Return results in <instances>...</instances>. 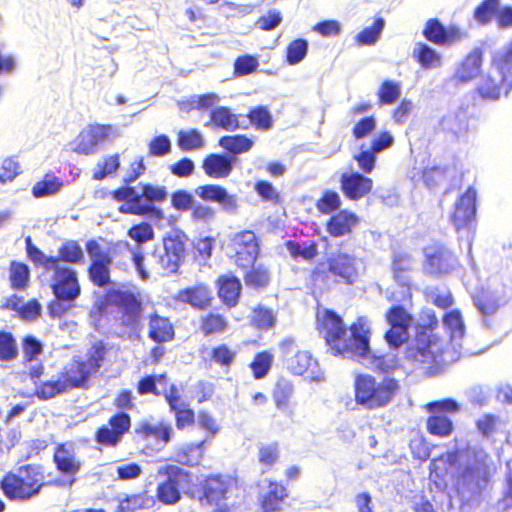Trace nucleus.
I'll return each instance as SVG.
<instances>
[{"mask_svg": "<svg viewBox=\"0 0 512 512\" xmlns=\"http://www.w3.org/2000/svg\"><path fill=\"white\" fill-rule=\"evenodd\" d=\"M455 469L457 489L463 498L481 494L488 483V454L480 447L456 440L455 448L442 456Z\"/></svg>", "mask_w": 512, "mask_h": 512, "instance_id": "nucleus-1", "label": "nucleus"}, {"mask_svg": "<svg viewBox=\"0 0 512 512\" xmlns=\"http://www.w3.org/2000/svg\"><path fill=\"white\" fill-rule=\"evenodd\" d=\"M317 321L319 333L332 353L345 358H352L358 348V342L370 332L367 319L359 317L350 327V337L346 338L347 329L342 318L328 309L317 314Z\"/></svg>", "mask_w": 512, "mask_h": 512, "instance_id": "nucleus-2", "label": "nucleus"}, {"mask_svg": "<svg viewBox=\"0 0 512 512\" xmlns=\"http://www.w3.org/2000/svg\"><path fill=\"white\" fill-rule=\"evenodd\" d=\"M407 358L420 364H427L428 373L436 374L457 360L458 355L436 335L423 332L417 335L415 345L408 348Z\"/></svg>", "mask_w": 512, "mask_h": 512, "instance_id": "nucleus-3", "label": "nucleus"}, {"mask_svg": "<svg viewBox=\"0 0 512 512\" xmlns=\"http://www.w3.org/2000/svg\"><path fill=\"white\" fill-rule=\"evenodd\" d=\"M398 388L394 378L378 382L372 375L358 374L354 380L355 401L368 410L382 408L391 402Z\"/></svg>", "mask_w": 512, "mask_h": 512, "instance_id": "nucleus-4", "label": "nucleus"}, {"mask_svg": "<svg viewBox=\"0 0 512 512\" xmlns=\"http://www.w3.org/2000/svg\"><path fill=\"white\" fill-rule=\"evenodd\" d=\"M500 56L493 53L488 72L481 75L476 85V93L486 101H497L501 95L512 90V66L508 62H499Z\"/></svg>", "mask_w": 512, "mask_h": 512, "instance_id": "nucleus-5", "label": "nucleus"}, {"mask_svg": "<svg viewBox=\"0 0 512 512\" xmlns=\"http://www.w3.org/2000/svg\"><path fill=\"white\" fill-rule=\"evenodd\" d=\"M114 305L118 308L120 322L123 326L135 329L141 320L142 302L138 297L126 290L109 289L101 306ZM102 309V307H100Z\"/></svg>", "mask_w": 512, "mask_h": 512, "instance_id": "nucleus-6", "label": "nucleus"}, {"mask_svg": "<svg viewBox=\"0 0 512 512\" xmlns=\"http://www.w3.org/2000/svg\"><path fill=\"white\" fill-rule=\"evenodd\" d=\"M183 235L170 234L163 239L162 249H156L152 260L167 274L176 273L185 259Z\"/></svg>", "mask_w": 512, "mask_h": 512, "instance_id": "nucleus-7", "label": "nucleus"}, {"mask_svg": "<svg viewBox=\"0 0 512 512\" xmlns=\"http://www.w3.org/2000/svg\"><path fill=\"white\" fill-rule=\"evenodd\" d=\"M183 235L170 234L163 239L162 249H156L152 260L167 274L176 273L185 259Z\"/></svg>", "mask_w": 512, "mask_h": 512, "instance_id": "nucleus-8", "label": "nucleus"}, {"mask_svg": "<svg viewBox=\"0 0 512 512\" xmlns=\"http://www.w3.org/2000/svg\"><path fill=\"white\" fill-rule=\"evenodd\" d=\"M55 263L51 265H45V270H52L54 275L52 277V292L57 299H64L68 301H75L80 293L81 288L78 282L77 272L67 266H61L59 264V258H55Z\"/></svg>", "mask_w": 512, "mask_h": 512, "instance_id": "nucleus-9", "label": "nucleus"}, {"mask_svg": "<svg viewBox=\"0 0 512 512\" xmlns=\"http://www.w3.org/2000/svg\"><path fill=\"white\" fill-rule=\"evenodd\" d=\"M86 251L91 260L88 268L89 279L98 287H107L111 283L112 258L110 254L96 240H89L86 243Z\"/></svg>", "mask_w": 512, "mask_h": 512, "instance_id": "nucleus-10", "label": "nucleus"}, {"mask_svg": "<svg viewBox=\"0 0 512 512\" xmlns=\"http://www.w3.org/2000/svg\"><path fill=\"white\" fill-rule=\"evenodd\" d=\"M328 272L335 278L337 283L348 285L354 284L363 269L361 259L345 252L332 254L328 260Z\"/></svg>", "mask_w": 512, "mask_h": 512, "instance_id": "nucleus-11", "label": "nucleus"}, {"mask_svg": "<svg viewBox=\"0 0 512 512\" xmlns=\"http://www.w3.org/2000/svg\"><path fill=\"white\" fill-rule=\"evenodd\" d=\"M358 348L351 359L364 365L366 368L381 373H388L396 368L398 362L393 354L376 355L370 349L369 334L358 342Z\"/></svg>", "mask_w": 512, "mask_h": 512, "instance_id": "nucleus-12", "label": "nucleus"}, {"mask_svg": "<svg viewBox=\"0 0 512 512\" xmlns=\"http://www.w3.org/2000/svg\"><path fill=\"white\" fill-rule=\"evenodd\" d=\"M386 318L391 328L386 332L385 339L391 348L396 349L407 340L412 317L402 306L396 305L388 311Z\"/></svg>", "mask_w": 512, "mask_h": 512, "instance_id": "nucleus-13", "label": "nucleus"}, {"mask_svg": "<svg viewBox=\"0 0 512 512\" xmlns=\"http://www.w3.org/2000/svg\"><path fill=\"white\" fill-rule=\"evenodd\" d=\"M422 34L427 41L439 46H450L467 37V33L459 27L455 25L446 27L437 18L427 20Z\"/></svg>", "mask_w": 512, "mask_h": 512, "instance_id": "nucleus-14", "label": "nucleus"}, {"mask_svg": "<svg viewBox=\"0 0 512 512\" xmlns=\"http://www.w3.org/2000/svg\"><path fill=\"white\" fill-rule=\"evenodd\" d=\"M426 273L434 276L452 272L457 266V258L444 246H430L424 250Z\"/></svg>", "mask_w": 512, "mask_h": 512, "instance_id": "nucleus-15", "label": "nucleus"}, {"mask_svg": "<svg viewBox=\"0 0 512 512\" xmlns=\"http://www.w3.org/2000/svg\"><path fill=\"white\" fill-rule=\"evenodd\" d=\"M235 263L238 267L248 269L259 255V244L254 232L246 230L237 233L233 238Z\"/></svg>", "mask_w": 512, "mask_h": 512, "instance_id": "nucleus-16", "label": "nucleus"}, {"mask_svg": "<svg viewBox=\"0 0 512 512\" xmlns=\"http://www.w3.org/2000/svg\"><path fill=\"white\" fill-rule=\"evenodd\" d=\"M112 131L111 125H91L79 133L75 140L76 146L72 150L78 154H94L97 147L109 138Z\"/></svg>", "mask_w": 512, "mask_h": 512, "instance_id": "nucleus-17", "label": "nucleus"}, {"mask_svg": "<svg viewBox=\"0 0 512 512\" xmlns=\"http://www.w3.org/2000/svg\"><path fill=\"white\" fill-rule=\"evenodd\" d=\"M476 198V190L469 187L456 201L451 222L457 231L471 228L476 216Z\"/></svg>", "mask_w": 512, "mask_h": 512, "instance_id": "nucleus-18", "label": "nucleus"}, {"mask_svg": "<svg viewBox=\"0 0 512 512\" xmlns=\"http://www.w3.org/2000/svg\"><path fill=\"white\" fill-rule=\"evenodd\" d=\"M131 425L130 416L119 412L109 420V426H102L96 432V441L101 445L116 446Z\"/></svg>", "mask_w": 512, "mask_h": 512, "instance_id": "nucleus-19", "label": "nucleus"}, {"mask_svg": "<svg viewBox=\"0 0 512 512\" xmlns=\"http://www.w3.org/2000/svg\"><path fill=\"white\" fill-rule=\"evenodd\" d=\"M484 51L474 47L456 66L453 80L456 83L467 84L476 79L482 71Z\"/></svg>", "mask_w": 512, "mask_h": 512, "instance_id": "nucleus-20", "label": "nucleus"}, {"mask_svg": "<svg viewBox=\"0 0 512 512\" xmlns=\"http://www.w3.org/2000/svg\"><path fill=\"white\" fill-rule=\"evenodd\" d=\"M234 484L235 480L229 476H210L202 483L203 496L200 497V501H205L209 505H218L220 501L226 499L227 493Z\"/></svg>", "mask_w": 512, "mask_h": 512, "instance_id": "nucleus-21", "label": "nucleus"}, {"mask_svg": "<svg viewBox=\"0 0 512 512\" xmlns=\"http://www.w3.org/2000/svg\"><path fill=\"white\" fill-rule=\"evenodd\" d=\"M195 194L204 201L215 202L221 205L228 213H236L238 209L237 196L229 194L228 191L217 184H206L198 186Z\"/></svg>", "mask_w": 512, "mask_h": 512, "instance_id": "nucleus-22", "label": "nucleus"}, {"mask_svg": "<svg viewBox=\"0 0 512 512\" xmlns=\"http://www.w3.org/2000/svg\"><path fill=\"white\" fill-rule=\"evenodd\" d=\"M237 157L226 153H211L202 161L204 173L213 179H223L231 175Z\"/></svg>", "mask_w": 512, "mask_h": 512, "instance_id": "nucleus-23", "label": "nucleus"}, {"mask_svg": "<svg viewBox=\"0 0 512 512\" xmlns=\"http://www.w3.org/2000/svg\"><path fill=\"white\" fill-rule=\"evenodd\" d=\"M373 187L372 179L359 172L344 173L341 177V188L346 197L357 200L368 194Z\"/></svg>", "mask_w": 512, "mask_h": 512, "instance_id": "nucleus-24", "label": "nucleus"}, {"mask_svg": "<svg viewBox=\"0 0 512 512\" xmlns=\"http://www.w3.org/2000/svg\"><path fill=\"white\" fill-rule=\"evenodd\" d=\"M260 499L264 512H275L287 496L286 488L270 480L264 479L260 485Z\"/></svg>", "mask_w": 512, "mask_h": 512, "instance_id": "nucleus-25", "label": "nucleus"}, {"mask_svg": "<svg viewBox=\"0 0 512 512\" xmlns=\"http://www.w3.org/2000/svg\"><path fill=\"white\" fill-rule=\"evenodd\" d=\"M358 223L359 218L356 214L341 210L328 220L326 228L331 236L343 237L350 234Z\"/></svg>", "mask_w": 512, "mask_h": 512, "instance_id": "nucleus-26", "label": "nucleus"}, {"mask_svg": "<svg viewBox=\"0 0 512 512\" xmlns=\"http://www.w3.org/2000/svg\"><path fill=\"white\" fill-rule=\"evenodd\" d=\"M210 121L216 127L225 131H235L237 129H247L248 125L239 121L238 115L225 106H217L210 111Z\"/></svg>", "mask_w": 512, "mask_h": 512, "instance_id": "nucleus-27", "label": "nucleus"}, {"mask_svg": "<svg viewBox=\"0 0 512 512\" xmlns=\"http://www.w3.org/2000/svg\"><path fill=\"white\" fill-rule=\"evenodd\" d=\"M241 290V282L235 276H221L218 279L219 298L228 307H234L237 305Z\"/></svg>", "mask_w": 512, "mask_h": 512, "instance_id": "nucleus-28", "label": "nucleus"}, {"mask_svg": "<svg viewBox=\"0 0 512 512\" xmlns=\"http://www.w3.org/2000/svg\"><path fill=\"white\" fill-rule=\"evenodd\" d=\"M16 472L24 483V488L21 491L22 494H27L28 492H32L34 496L39 494L44 480V475L39 466L32 464L23 465Z\"/></svg>", "mask_w": 512, "mask_h": 512, "instance_id": "nucleus-29", "label": "nucleus"}, {"mask_svg": "<svg viewBox=\"0 0 512 512\" xmlns=\"http://www.w3.org/2000/svg\"><path fill=\"white\" fill-rule=\"evenodd\" d=\"M148 337L157 343L171 341L174 338V328L170 320L157 313L150 316Z\"/></svg>", "mask_w": 512, "mask_h": 512, "instance_id": "nucleus-30", "label": "nucleus"}, {"mask_svg": "<svg viewBox=\"0 0 512 512\" xmlns=\"http://www.w3.org/2000/svg\"><path fill=\"white\" fill-rule=\"evenodd\" d=\"M412 57L423 69H433L442 65L441 55L424 42H416L413 46Z\"/></svg>", "mask_w": 512, "mask_h": 512, "instance_id": "nucleus-31", "label": "nucleus"}, {"mask_svg": "<svg viewBox=\"0 0 512 512\" xmlns=\"http://www.w3.org/2000/svg\"><path fill=\"white\" fill-rule=\"evenodd\" d=\"M218 144L228 152L227 154L237 157L239 154L250 151L254 141L246 135L237 134L222 136Z\"/></svg>", "mask_w": 512, "mask_h": 512, "instance_id": "nucleus-32", "label": "nucleus"}, {"mask_svg": "<svg viewBox=\"0 0 512 512\" xmlns=\"http://www.w3.org/2000/svg\"><path fill=\"white\" fill-rule=\"evenodd\" d=\"M0 487L4 495L11 500H28L34 497L32 492H28L27 494L21 493L24 488V483L21 481V477H19L17 472H9L6 474L0 483Z\"/></svg>", "mask_w": 512, "mask_h": 512, "instance_id": "nucleus-33", "label": "nucleus"}, {"mask_svg": "<svg viewBox=\"0 0 512 512\" xmlns=\"http://www.w3.org/2000/svg\"><path fill=\"white\" fill-rule=\"evenodd\" d=\"M179 299L199 309L206 308L211 301V292L205 285H197L180 291Z\"/></svg>", "mask_w": 512, "mask_h": 512, "instance_id": "nucleus-34", "label": "nucleus"}, {"mask_svg": "<svg viewBox=\"0 0 512 512\" xmlns=\"http://www.w3.org/2000/svg\"><path fill=\"white\" fill-rule=\"evenodd\" d=\"M157 497L165 504H175L181 499L179 475H168L167 480L157 487Z\"/></svg>", "mask_w": 512, "mask_h": 512, "instance_id": "nucleus-35", "label": "nucleus"}, {"mask_svg": "<svg viewBox=\"0 0 512 512\" xmlns=\"http://www.w3.org/2000/svg\"><path fill=\"white\" fill-rule=\"evenodd\" d=\"M92 373L94 372L90 371L85 362L74 361L66 368V372L62 377L69 384V389H71L83 386Z\"/></svg>", "mask_w": 512, "mask_h": 512, "instance_id": "nucleus-36", "label": "nucleus"}, {"mask_svg": "<svg viewBox=\"0 0 512 512\" xmlns=\"http://www.w3.org/2000/svg\"><path fill=\"white\" fill-rule=\"evenodd\" d=\"M204 443L205 440H202L199 443H190L179 447L175 452L174 460L181 465H197L203 456Z\"/></svg>", "mask_w": 512, "mask_h": 512, "instance_id": "nucleus-37", "label": "nucleus"}, {"mask_svg": "<svg viewBox=\"0 0 512 512\" xmlns=\"http://www.w3.org/2000/svg\"><path fill=\"white\" fill-rule=\"evenodd\" d=\"M137 432L146 439L153 438L162 445H166L171 440L173 428L170 424L162 422L158 424L143 423Z\"/></svg>", "mask_w": 512, "mask_h": 512, "instance_id": "nucleus-38", "label": "nucleus"}, {"mask_svg": "<svg viewBox=\"0 0 512 512\" xmlns=\"http://www.w3.org/2000/svg\"><path fill=\"white\" fill-rule=\"evenodd\" d=\"M412 258L409 254L404 252H395L392 262V271L395 281L404 287H408L409 276L407 272L411 269Z\"/></svg>", "mask_w": 512, "mask_h": 512, "instance_id": "nucleus-39", "label": "nucleus"}, {"mask_svg": "<svg viewBox=\"0 0 512 512\" xmlns=\"http://www.w3.org/2000/svg\"><path fill=\"white\" fill-rule=\"evenodd\" d=\"M442 324L450 333V338L453 343H457L458 340L462 339L465 332V326L459 310L454 309L445 313Z\"/></svg>", "mask_w": 512, "mask_h": 512, "instance_id": "nucleus-40", "label": "nucleus"}, {"mask_svg": "<svg viewBox=\"0 0 512 512\" xmlns=\"http://www.w3.org/2000/svg\"><path fill=\"white\" fill-rule=\"evenodd\" d=\"M63 187V182L52 174H46L41 181H38L32 188V195L35 198L49 197L57 194Z\"/></svg>", "mask_w": 512, "mask_h": 512, "instance_id": "nucleus-41", "label": "nucleus"}, {"mask_svg": "<svg viewBox=\"0 0 512 512\" xmlns=\"http://www.w3.org/2000/svg\"><path fill=\"white\" fill-rule=\"evenodd\" d=\"M249 122L246 124L252 125L256 130L268 131L273 127V117L271 112L266 106H257L251 108L247 114Z\"/></svg>", "mask_w": 512, "mask_h": 512, "instance_id": "nucleus-42", "label": "nucleus"}, {"mask_svg": "<svg viewBox=\"0 0 512 512\" xmlns=\"http://www.w3.org/2000/svg\"><path fill=\"white\" fill-rule=\"evenodd\" d=\"M177 136V145L182 151L198 150L205 146L204 137L197 129L181 130Z\"/></svg>", "mask_w": 512, "mask_h": 512, "instance_id": "nucleus-43", "label": "nucleus"}, {"mask_svg": "<svg viewBox=\"0 0 512 512\" xmlns=\"http://www.w3.org/2000/svg\"><path fill=\"white\" fill-rule=\"evenodd\" d=\"M54 461L57 468L63 473H75L80 468V462L76 460L74 453L64 446L57 448L54 454Z\"/></svg>", "mask_w": 512, "mask_h": 512, "instance_id": "nucleus-44", "label": "nucleus"}, {"mask_svg": "<svg viewBox=\"0 0 512 512\" xmlns=\"http://www.w3.org/2000/svg\"><path fill=\"white\" fill-rule=\"evenodd\" d=\"M427 430L432 435L446 437L453 432L454 426L449 417L443 414H432L427 419Z\"/></svg>", "mask_w": 512, "mask_h": 512, "instance_id": "nucleus-45", "label": "nucleus"}, {"mask_svg": "<svg viewBox=\"0 0 512 512\" xmlns=\"http://www.w3.org/2000/svg\"><path fill=\"white\" fill-rule=\"evenodd\" d=\"M316 361L308 351H297L287 358V368L295 375L304 374Z\"/></svg>", "mask_w": 512, "mask_h": 512, "instance_id": "nucleus-46", "label": "nucleus"}, {"mask_svg": "<svg viewBox=\"0 0 512 512\" xmlns=\"http://www.w3.org/2000/svg\"><path fill=\"white\" fill-rule=\"evenodd\" d=\"M69 389V384L65 382L63 377L58 378L57 380H51L41 383L37 386L36 395L38 398L42 400L51 399L58 394H61Z\"/></svg>", "mask_w": 512, "mask_h": 512, "instance_id": "nucleus-47", "label": "nucleus"}, {"mask_svg": "<svg viewBox=\"0 0 512 512\" xmlns=\"http://www.w3.org/2000/svg\"><path fill=\"white\" fill-rule=\"evenodd\" d=\"M59 262L77 264L84 260V252L81 246L73 240L66 241L58 249Z\"/></svg>", "mask_w": 512, "mask_h": 512, "instance_id": "nucleus-48", "label": "nucleus"}, {"mask_svg": "<svg viewBox=\"0 0 512 512\" xmlns=\"http://www.w3.org/2000/svg\"><path fill=\"white\" fill-rule=\"evenodd\" d=\"M119 211L124 214L143 215L155 219H163L164 215L161 209L152 208L148 204H139L131 201H126L119 207Z\"/></svg>", "mask_w": 512, "mask_h": 512, "instance_id": "nucleus-49", "label": "nucleus"}, {"mask_svg": "<svg viewBox=\"0 0 512 512\" xmlns=\"http://www.w3.org/2000/svg\"><path fill=\"white\" fill-rule=\"evenodd\" d=\"M30 278L29 267L24 263L12 261L10 265L11 287L16 290H22L27 286Z\"/></svg>", "mask_w": 512, "mask_h": 512, "instance_id": "nucleus-50", "label": "nucleus"}, {"mask_svg": "<svg viewBox=\"0 0 512 512\" xmlns=\"http://www.w3.org/2000/svg\"><path fill=\"white\" fill-rule=\"evenodd\" d=\"M250 270L245 273L244 281L247 286L254 288L266 287L270 281L268 270L262 265L249 267Z\"/></svg>", "mask_w": 512, "mask_h": 512, "instance_id": "nucleus-51", "label": "nucleus"}, {"mask_svg": "<svg viewBox=\"0 0 512 512\" xmlns=\"http://www.w3.org/2000/svg\"><path fill=\"white\" fill-rule=\"evenodd\" d=\"M499 8L500 0H484L474 10V19L481 25H487Z\"/></svg>", "mask_w": 512, "mask_h": 512, "instance_id": "nucleus-52", "label": "nucleus"}, {"mask_svg": "<svg viewBox=\"0 0 512 512\" xmlns=\"http://www.w3.org/2000/svg\"><path fill=\"white\" fill-rule=\"evenodd\" d=\"M427 301L441 309H447L453 304L451 292L445 287H430L426 290Z\"/></svg>", "mask_w": 512, "mask_h": 512, "instance_id": "nucleus-53", "label": "nucleus"}, {"mask_svg": "<svg viewBox=\"0 0 512 512\" xmlns=\"http://www.w3.org/2000/svg\"><path fill=\"white\" fill-rule=\"evenodd\" d=\"M272 363L273 355L268 351H262L256 354L254 360L250 364L254 378H264L270 371Z\"/></svg>", "mask_w": 512, "mask_h": 512, "instance_id": "nucleus-54", "label": "nucleus"}, {"mask_svg": "<svg viewBox=\"0 0 512 512\" xmlns=\"http://www.w3.org/2000/svg\"><path fill=\"white\" fill-rule=\"evenodd\" d=\"M294 393V387L292 383L281 378L277 381L275 390L273 392V399L278 409H283L287 406L290 398Z\"/></svg>", "mask_w": 512, "mask_h": 512, "instance_id": "nucleus-55", "label": "nucleus"}, {"mask_svg": "<svg viewBox=\"0 0 512 512\" xmlns=\"http://www.w3.org/2000/svg\"><path fill=\"white\" fill-rule=\"evenodd\" d=\"M141 197L152 208H157L154 203L165 201L168 197V191L164 186L143 184L141 187Z\"/></svg>", "mask_w": 512, "mask_h": 512, "instance_id": "nucleus-56", "label": "nucleus"}, {"mask_svg": "<svg viewBox=\"0 0 512 512\" xmlns=\"http://www.w3.org/2000/svg\"><path fill=\"white\" fill-rule=\"evenodd\" d=\"M18 356V347L12 333L0 331V360L12 361Z\"/></svg>", "mask_w": 512, "mask_h": 512, "instance_id": "nucleus-57", "label": "nucleus"}, {"mask_svg": "<svg viewBox=\"0 0 512 512\" xmlns=\"http://www.w3.org/2000/svg\"><path fill=\"white\" fill-rule=\"evenodd\" d=\"M385 26L383 18H377L371 27L362 30L357 36L356 40L360 45H373L379 39Z\"/></svg>", "mask_w": 512, "mask_h": 512, "instance_id": "nucleus-58", "label": "nucleus"}, {"mask_svg": "<svg viewBox=\"0 0 512 512\" xmlns=\"http://www.w3.org/2000/svg\"><path fill=\"white\" fill-rule=\"evenodd\" d=\"M401 95L400 84L391 80H385L378 92L381 104H393Z\"/></svg>", "mask_w": 512, "mask_h": 512, "instance_id": "nucleus-59", "label": "nucleus"}, {"mask_svg": "<svg viewBox=\"0 0 512 512\" xmlns=\"http://www.w3.org/2000/svg\"><path fill=\"white\" fill-rule=\"evenodd\" d=\"M308 42L305 39H296L287 47V62L290 65L300 63L307 55Z\"/></svg>", "mask_w": 512, "mask_h": 512, "instance_id": "nucleus-60", "label": "nucleus"}, {"mask_svg": "<svg viewBox=\"0 0 512 512\" xmlns=\"http://www.w3.org/2000/svg\"><path fill=\"white\" fill-rule=\"evenodd\" d=\"M26 252L28 258L37 266L53 265L55 263L54 256H47L37 246L32 243L31 237L25 239Z\"/></svg>", "mask_w": 512, "mask_h": 512, "instance_id": "nucleus-61", "label": "nucleus"}, {"mask_svg": "<svg viewBox=\"0 0 512 512\" xmlns=\"http://www.w3.org/2000/svg\"><path fill=\"white\" fill-rule=\"evenodd\" d=\"M341 206V199L335 191H325L322 197L317 201L316 207L323 214H330Z\"/></svg>", "mask_w": 512, "mask_h": 512, "instance_id": "nucleus-62", "label": "nucleus"}, {"mask_svg": "<svg viewBox=\"0 0 512 512\" xmlns=\"http://www.w3.org/2000/svg\"><path fill=\"white\" fill-rule=\"evenodd\" d=\"M236 351L231 350L227 345L221 344L211 351V360L228 369L234 362Z\"/></svg>", "mask_w": 512, "mask_h": 512, "instance_id": "nucleus-63", "label": "nucleus"}, {"mask_svg": "<svg viewBox=\"0 0 512 512\" xmlns=\"http://www.w3.org/2000/svg\"><path fill=\"white\" fill-rule=\"evenodd\" d=\"M172 144L170 138L161 134L154 137L148 144L149 155L163 157L171 152Z\"/></svg>", "mask_w": 512, "mask_h": 512, "instance_id": "nucleus-64", "label": "nucleus"}]
</instances>
